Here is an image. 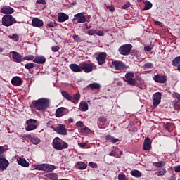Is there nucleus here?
I'll use <instances>...</instances> for the list:
<instances>
[{
  "instance_id": "1",
  "label": "nucleus",
  "mask_w": 180,
  "mask_h": 180,
  "mask_svg": "<svg viewBox=\"0 0 180 180\" xmlns=\"http://www.w3.org/2000/svg\"><path fill=\"white\" fill-rule=\"evenodd\" d=\"M50 106V100L47 98H39L32 102L31 108L37 109V110H46Z\"/></svg>"
},
{
  "instance_id": "2",
  "label": "nucleus",
  "mask_w": 180,
  "mask_h": 180,
  "mask_svg": "<svg viewBox=\"0 0 180 180\" xmlns=\"http://www.w3.org/2000/svg\"><path fill=\"white\" fill-rule=\"evenodd\" d=\"M32 169L37 171H44V172H53V171L57 169V167L54 165L42 163L39 165H33Z\"/></svg>"
},
{
  "instance_id": "3",
  "label": "nucleus",
  "mask_w": 180,
  "mask_h": 180,
  "mask_svg": "<svg viewBox=\"0 0 180 180\" xmlns=\"http://www.w3.org/2000/svg\"><path fill=\"white\" fill-rule=\"evenodd\" d=\"M53 147L55 150H61L65 148H68V143L61 140V139L56 137L53 140Z\"/></svg>"
},
{
  "instance_id": "4",
  "label": "nucleus",
  "mask_w": 180,
  "mask_h": 180,
  "mask_svg": "<svg viewBox=\"0 0 180 180\" xmlns=\"http://www.w3.org/2000/svg\"><path fill=\"white\" fill-rule=\"evenodd\" d=\"M2 23L4 26H12L13 23H16V20L12 15H4L2 18Z\"/></svg>"
},
{
  "instance_id": "5",
  "label": "nucleus",
  "mask_w": 180,
  "mask_h": 180,
  "mask_svg": "<svg viewBox=\"0 0 180 180\" xmlns=\"http://www.w3.org/2000/svg\"><path fill=\"white\" fill-rule=\"evenodd\" d=\"M84 14V13H79L75 15L73 20H77V23H85V22H89V16Z\"/></svg>"
},
{
  "instance_id": "6",
  "label": "nucleus",
  "mask_w": 180,
  "mask_h": 180,
  "mask_svg": "<svg viewBox=\"0 0 180 180\" xmlns=\"http://www.w3.org/2000/svg\"><path fill=\"white\" fill-rule=\"evenodd\" d=\"M54 131H56L58 134H60V136H67L68 134V131H67V128H65V125L58 124L57 127H52Z\"/></svg>"
},
{
  "instance_id": "7",
  "label": "nucleus",
  "mask_w": 180,
  "mask_h": 180,
  "mask_svg": "<svg viewBox=\"0 0 180 180\" xmlns=\"http://www.w3.org/2000/svg\"><path fill=\"white\" fill-rule=\"evenodd\" d=\"M26 123L27 124V126L25 127V130L27 131L36 130V129H37V125H36V123H37V121L36 120L30 119L27 120Z\"/></svg>"
},
{
  "instance_id": "8",
  "label": "nucleus",
  "mask_w": 180,
  "mask_h": 180,
  "mask_svg": "<svg viewBox=\"0 0 180 180\" xmlns=\"http://www.w3.org/2000/svg\"><path fill=\"white\" fill-rule=\"evenodd\" d=\"M120 54L127 56L131 51V44H124L118 49Z\"/></svg>"
},
{
  "instance_id": "9",
  "label": "nucleus",
  "mask_w": 180,
  "mask_h": 180,
  "mask_svg": "<svg viewBox=\"0 0 180 180\" xmlns=\"http://www.w3.org/2000/svg\"><path fill=\"white\" fill-rule=\"evenodd\" d=\"M112 68H115L117 71H122L124 68H126V65L122 61L115 60L112 62Z\"/></svg>"
},
{
  "instance_id": "10",
  "label": "nucleus",
  "mask_w": 180,
  "mask_h": 180,
  "mask_svg": "<svg viewBox=\"0 0 180 180\" xmlns=\"http://www.w3.org/2000/svg\"><path fill=\"white\" fill-rule=\"evenodd\" d=\"M161 96H162V94H161L160 92L155 93L153 95V106L157 107V105L159 103H161Z\"/></svg>"
},
{
  "instance_id": "11",
  "label": "nucleus",
  "mask_w": 180,
  "mask_h": 180,
  "mask_svg": "<svg viewBox=\"0 0 180 180\" xmlns=\"http://www.w3.org/2000/svg\"><path fill=\"white\" fill-rule=\"evenodd\" d=\"M96 60L98 61V65H102L103 64H105V60H106V53L101 52L97 54Z\"/></svg>"
},
{
  "instance_id": "12",
  "label": "nucleus",
  "mask_w": 180,
  "mask_h": 180,
  "mask_svg": "<svg viewBox=\"0 0 180 180\" xmlns=\"http://www.w3.org/2000/svg\"><path fill=\"white\" fill-rule=\"evenodd\" d=\"M82 71H84L86 73L92 72V71H94V65L92 64L83 63L82 64Z\"/></svg>"
},
{
  "instance_id": "13",
  "label": "nucleus",
  "mask_w": 180,
  "mask_h": 180,
  "mask_svg": "<svg viewBox=\"0 0 180 180\" xmlns=\"http://www.w3.org/2000/svg\"><path fill=\"white\" fill-rule=\"evenodd\" d=\"M8 167H9V161H8L6 158L0 156V169L4 171V169H6Z\"/></svg>"
},
{
  "instance_id": "14",
  "label": "nucleus",
  "mask_w": 180,
  "mask_h": 180,
  "mask_svg": "<svg viewBox=\"0 0 180 180\" xmlns=\"http://www.w3.org/2000/svg\"><path fill=\"white\" fill-rule=\"evenodd\" d=\"M17 162L18 165H21V167H24V168H29V165H30L29 162H27L25 158H18Z\"/></svg>"
},
{
  "instance_id": "15",
  "label": "nucleus",
  "mask_w": 180,
  "mask_h": 180,
  "mask_svg": "<svg viewBox=\"0 0 180 180\" xmlns=\"http://www.w3.org/2000/svg\"><path fill=\"white\" fill-rule=\"evenodd\" d=\"M153 79L155 82H159V84H165L167 81V76L156 75L154 76Z\"/></svg>"
},
{
  "instance_id": "16",
  "label": "nucleus",
  "mask_w": 180,
  "mask_h": 180,
  "mask_svg": "<svg viewBox=\"0 0 180 180\" xmlns=\"http://www.w3.org/2000/svg\"><path fill=\"white\" fill-rule=\"evenodd\" d=\"M12 58L15 60V63H22V61H24L23 57L19 53L16 51L12 52Z\"/></svg>"
},
{
  "instance_id": "17",
  "label": "nucleus",
  "mask_w": 180,
  "mask_h": 180,
  "mask_svg": "<svg viewBox=\"0 0 180 180\" xmlns=\"http://www.w3.org/2000/svg\"><path fill=\"white\" fill-rule=\"evenodd\" d=\"M22 78L16 76L11 79V84L13 86H20L22 85Z\"/></svg>"
},
{
  "instance_id": "18",
  "label": "nucleus",
  "mask_w": 180,
  "mask_h": 180,
  "mask_svg": "<svg viewBox=\"0 0 180 180\" xmlns=\"http://www.w3.org/2000/svg\"><path fill=\"white\" fill-rule=\"evenodd\" d=\"M15 11L12 8V7L5 6L1 8V13L4 15H12Z\"/></svg>"
},
{
  "instance_id": "19",
  "label": "nucleus",
  "mask_w": 180,
  "mask_h": 180,
  "mask_svg": "<svg viewBox=\"0 0 180 180\" xmlns=\"http://www.w3.org/2000/svg\"><path fill=\"white\" fill-rule=\"evenodd\" d=\"M32 26H34V27H41L44 24L43 20L37 18H33L32 20Z\"/></svg>"
},
{
  "instance_id": "20",
  "label": "nucleus",
  "mask_w": 180,
  "mask_h": 180,
  "mask_svg": "<svg viewBox=\"0 0 180 180\" xmlns=\"http://www.w3.org/2000/svg\"><path fill=\"white\" fill-rule=\"evenodd\" d=\"M151 139L150 138H146L143 143V150H151Z\"/></svg>"
},
{
  "instance_id": "21",
  "label": "nucleus",
  "mask_w": 180,
  "mask_h": 180,
  "mask_svg": "<svg viewBox=\"0 0 180 180\" xmlns=\"http://www.w3.org/2000/svg\"><path fill=\"white\" fill-rule=\"evenodd\" d=\"M33 62L37 64H44L46 63V58L44 56H37L34 58Z\"/></svg>"
},
{
  "instance_id": "22",
  "label": "nucleus",
  "mask_w": 180,
  "mask_h": 180,
  "mask_svg": "<svg viewBox=\"0 0 180 180\" xmlns=\"http://www.w3.org/2000/svg\"><path fill=\"white\" fill-rule=\"evenodd\" d=\"M70 68L73 71V72H82V66H79L77 64H70Z\"/></svg>"
},
{
  "instance_id": "23",
  "label": "nucleus",
  "mask_w": 180,
  "mask_h": 180,
  "mask_svg": "<svg viewBox=\"0 0 180 180\" xmlns=\"http://www.w3.org/2000/svg\"><path fill=\"white\" fill-rule=\"evenodd\" d=\"M89 109V105L86 102L82 101L80 102L79 105V110H81V112H86Z\"/></svg>"
},
{
  "instance_id": "24",
  "label": "nucleus",
  "mask_w": 180,
  "mask_h": 180,
  "mask_svg": "<svg viewBox=\"0 0 180 180\" xmlns=\"http://www.w3.org/2000/svg\"><path fill=\"white\" fill-rule=\"evenodd\" d=\"M58 19L59 22H65V20H68V19H70V17L68 16V15L64 13H60L58 15Z\"/></svg>"
},
{
  "instance_id": "25",
  "label": "nucleus",
  "mask_w": 180,
  "mask_h": 180,
  "mask_svg": "<svg viewBox=\"0 0 180 180\" xmlns=\"http://www.w3.org/2000/svg\"><path fill=\"white\" fill-rule=\"evenodd\" d=\"M64 112H65V108L61 107V108H58L56 110V117H61V116H64Z\"/></svg>"
},
{
  "instance_id": "26",
  "label": "nucleus",
  "mask_w": 180,
  "mask_h": 180,
  "mask_svg": "<svg viewBox=\"0 0 180 180\" xmlns=\"http://www.w3.org/2000/svg\"><path fill=\"white\" fill-rule=\"evenodd\" d=\"M130 174L134 178H141V176H143V174L141 173L140 171L136 170V169L131 170Z\"/></svg>"
},
{
  "instance_id": "27",
  "label": "nucleus",
  "mask_w": 180,
  "mask_h": 180,
  "mask_svg": "<svg viewBox=\"0 0 180 180\" xmlns=\"http://www.w3.org/2000/svg\"><path fill=\"white\" fill-rule=\"evenodd\" d=\"M61 95L65 98V99H67V101H72V96H71L66 91H62Z\"/></svg>"
},
{
  "instance_id": "28",
  "label": "nucleus",
  "mask_w": 180,
  "mask_h": 180,
  "mask_svg": "<svg viewBox=\"0 0 180 180\" xmlns=\"http://www.w3.org/2000/svg\"><path fill=\"white\" fill-rule=\"evenodd\" d=\"M45 176H46V178H49V179H51V180L58 179V175H57V174L56 173H49L46 174Z\"/></svg>"
},
{
  "instance_id": "29",
  "label": "nucleus",
  "mask_w": 180,
  "mask_h": 180,
  "mask_svg": "<svg viewBox=\"0 0 180 180\" xmlns=\"http://www.w3.org/2000/svg\"><path fill=\"white\" fill-rule=\"evenodd\" d=\"M76 165L78 169L81 170L86 169V167H88V165H86L84 162H78Z\"/></svg>"
},
{
  "instance_id": "30",
  "label": "nucleus",
  "mask_w": 180,
  "mask_h": 180,
  "mask_svg": "<svg viewBox=\"0 0 180 180\" xmlns=\"http://www.w3.org/2000/svg\"><path fill=\"white\" fill-rule=\"evenodd\" d=\"M30 141L32 144H35L36 146H37V144H39V143H41V139H40L37 136L31 137Z\"/></svg>"
},
{
  "instance_id": "31",
  "label": "nucleus",
  "mask_w": 180,
  "mask_h": 180,
  "mask_svg": "<svg viewBox=\"0 0 180 180\" xmlns=\"http://www.w3.org/2000/svg\"><path fill=\"white\" fill-rule=\"evenodd\" d=\"M87 88H91V89H101V84L99 83H91L87 86Z\"/></svg>"
},
{
  "instance_id": "32",
  "label": "nucleus",
  "mask_w": 180,
  "mask_h": 180,
  "mask_svg": "<svg viewBox=\"0 0 180 180\" xmlns=\"http://www.w3.org/2000/svg\"><path fill=\"white\" fill-rule=\"evenodd\" d=\"M105 140H107L108 141H110L111 143H117V141H119V139L117 138H115L110 135H107L105 136Z\"/></svg>"
},
{
  "instance_id": "33",
  "label": "nucleus",
  "mask_w": 180,
  "mask_h": 180,
  "mask_svg": "<svg viewBox=\"0 0 180 180\" xmlns=\"http://www.w3.org/2000/svg\"><path fill=\"white\" fill-rule=\"evenodd\" d=\"M79 99H81V95L79 94H76L72 97V101L70 102H73V103H78Z\"/></svg>"
},
{
  "instance_id": "34",
  "label": "nucleus",
  "mask_w": 180,
  "mask_h": 180,
  "mask_svg": "<svg viewBox=\"0 0 180 180\" xmlns=\"http://www.w3.org/2000/svg\"><path fill=\"white\" fill-rule=\"evenodd\" d=\"M172 65H174V67H178L179 65H180V56L176 57L172 60Z\"/></svg>"
},
{
  "instance_id": "35",
  "label": "nucleus",
  "mask_w": 180,
  "mask_h": 180,
  "mask_svg": "<svg viewBox=\"0 0 180 180\" xmlns=\"http://www.w3.org/2000/svg\"><path fill=\"white\" fill-rule=\"evenodd\" d=\"M154 167H157V168H162L165 165V161H160L158 162L153 163Z\"/></svg>"
},
{
  "instance_id": "36",
  "label": "nucleus",
  "mask_w": 180,
  "mask_h": 180,
  "mask_svg": "<svg viewBox=\"0 0 180 180\" xmlns=\"http://www.w3.org/2000/svg\"><path fill=\"white\" fill-rule=\"evenodd\" d=\"M151 8H153V4H151V2L148 1H146L145 2L144 10L148 11V9H151Z\"/></svg>"
},
{
  "instance_id": "37",
  "label": "nucleus",
  "mask_w": 180,
  "mask_h": 180,
  "mask_svg": "<svg viewBox=\"0 0 180 180\" xmlns=\"http://www.w3.org/2000/svg\"><path fill=\"white\" fill-rule=\"evenodd\" d=\"M134 77V73L133 72H128L125 75L126 81L129 79H131Z\"/></svg>"
},
{
  "instance_id": "38",
  "label": "nucleus",
  "mask_w": 180,
  "mask_h": 180,
  "mask_svg": "<svg viewBox=\"0 0 180 180\" xmlns=\"http://www.w3.org/2000/svg\"><path fill=\"white\" fill-rule=\"evenodd\" d=\"M34 59V56L33 55H28L26 56L25 58H23V60L25 61V60H26L27 61H32Z\"/></svg>"
},
{
  "instance_id": "39",
  "label": "nucleus",
  "mask_w": 180,
  "mask_h": 180,
  "mask_svg": "<svg viewBox=\"0 0 180 180\" xmlns=\"http://www.w3.org/2000/svg\"><path fill=\"white\" fill-rule=\"evenodd\" d=\"M33 67H34V63H29L25 64V68H26L27 70H32V68H33Z\"/></svg>"
},
{
  "instance_id": "40",
  "label": "nucleus",
  "mask_w": 180,
  "mask_h": 180,
  "mask_svg": "<svg viewBox=\"0 0 180 180\" xmlns=\"http://www.w3.org/2000/svg\"><path fill=\"white\" fill-rule=\"evenodd\" d=\"M127 82V83L129 84V85H136V79H129L128 80H126Z\"/></svg>"
},
{
  "instance_id": "41",
  "label": "nucleus",
  "mask_w": 180,
  "mask_h": 180,
  "mask_svg": "<svg viewBox=\"0 0 180 180\" xmlns=\"http://www.w3.org/2000/svg\"><path fill=\"white\" fill-rule=\"evenodd\" d=\"M165 174H167V170L165 169H162L158 172V176H163Z\"/></svg>"
},
{
  "instance_id": "42",
  "label": "nucleus",
  "mask_w": 180,
  "mask_h": 180,
  "mask_svg": "<svg viewBox=\"0 0 180 180\" xmlns=\"http://www.w3.org/2000/svg\"><path fill=\"white\" fill-rule=\"evenodd\" d=\"M118 180H127L126 174H121L118 175Z\"/></svg>"
},
{
  "instance_id": "43",
  "label": "nucleus",
  "mask_w": 180,
  "mask_h": 180,
  "mask_svg": "<svg viewBox=\"0 0 180 180\" xmlns=\"http://www.w3.org/2000/svg\"><path fill=\"white\" fill-rule=\"evenodd\" d=\"M98 120L99 121V122H101V123H103V124H105V123H106V121H107V120H106V118L105 117H100L98 119Z\"/></svg>"
},
{
  "instance_id": "44",
  "label": "nucleus",
  "mask_w": 180,
  "mask_h": 180,
  "mask_svg": "<svg viewBox=\"0 0 180 180\" xmlns=\"http://www.w3.org/2000/svg\"><path fill=\"white\" fill-rule=\"evenodd\" d=\"M143 67H144L145 68H153V67H154V65H153V63H146L143 65Z\"/></svg>"
},
{
  "instance_id": "45",
  "label": "nucleus",
  "mask_w": 180,
  "mask_h": 180,
  "mask_svg": "<svg viewBox=\"0 0 180 180\" xmlns=\"http://www.w3.org/2000/svg\"><path fill=\"white\" fill-rule=\"evenodd\" d=\"M89 167H91V168H98V164L94 162H90L89 163Z\"/></svg>"
},
{
  "instance_id": "46",
  "label": "nucleus",
  "mask_w": 180,
  "mask_h": 180,
  "mask_svg": "<svg viewBox=\"0 0 180 180\" xmlns=\"http://www.w3.org/2000/svg\"><path fill=\"white\" fill-rule=\"evenodd\" d=\"M87 33L89 36H94L96 33V30H89Z\"/></svg>"
},
{
  "instance_id": "47",
  "label": "nucleus",
  "mask_w": 180,
  "mask_h": 180,
  "mask_svg": "<svg viewBox=\"0 0 180 180\" xmlns=\"http://www.w3.org/2000/svg\"><path fill=\"white\" fill-rule=\"evenodd\" d=\"M89 131H91V129H89V128L88 127H84L81 129L82 133H89Z\"/></svg>"
},
{
  "instance_id": "48",
  "label": "nucleus",
  "mask_w": 180,
  "mask_h": 180,
  "mask_svg": "<svg viewBox=\"0 0 180 180\" xmlns=\"http://www.w3.org/2000/svg\"><path fill=\"white\" fill-rule=\"evenodd\" d=\"M153 45L144 46L145 51H151L153 50Z\"/></svg>"
},
{
  "instance_id": "49",
  "label": "nucleus",
  "mask_w": 180,
  "mask_h": 180,
  "mask_svg": "<svg viewBox=\"0 0 180 180\" xmlns=\"http://www.w3.org/2000/svg\"><path fill=\"white\" fill-rule=\"evenodd\" d=\"M11 39H13V40H14V41H18L19 40V36H18V34H13L11 36Z\"/></svg>"
},
{
  "instance_id": "50",
  "label": "nucleus",
  "mask_w": 180,
  "mask_h": 180,
  "mask_svg": "<svg viewBox=\"0 0 180 180\" xmlns=\"http://www.w3.org/2000/svg\"><path fill=\"white\" fill-rule=\"evenodd\" d=\"M51 50L53 51V53H56V51L60 50V47L58 46H54L51 47Z\"/></svg>"
},
{
  "instance_id": "51",
  "label": "nucleus",
  "mask_w": 180,
  "mask_h": 180,
  "mask_svg": "<svg viewBox=\"0 0 180 180\" xmlns=\"http://www.w3.org/2000/svg\"><path fill=\"white\" fill-rule=\"evenodd\" d=\"M56 26V22L51 21L47 24L48 27H54Z\"/></svg>"
},
{
  "instance_id": "52",
  "label": "nucleus",
  "mask_w": 180,
  "mask_h": 180,
  "mask_svg": "<svg viewBox=\"0 0 180 180\" xmlns=\"http://www.w3.org/2000/svg\"><path fill=\"white\" fill-rule=\"evenodd\" d=\"M130 2L127 1L124 6H122V9H127V8H130Z\"/></svg>"
},
{
  "instance_id": "53",
  "label": "nucleus",
  "mask_w": 180,
  "mask_h": 180,
  "mask_svg": "<svg viewBox=\"0 0 180 180\" xmlns=\"http://www.w3.org/2000/svg\"><path fill=\"white\" fill-rule=\"evenodd\" d=\"M109 155L110 157H117V153L116 151H111L110 153H109Z\"/></svg>"
},
{
  "instance_id": "54",
  "label": "nucleus",
  "mask_w": 180,
  "mask_h": 180,
  "mask_svg": "<svg viewBox=\"0 0 180 180\" xmlns=\"http://www.w3.org/2000/svg\"><path fill=\"white\" fill-rule=\"evenodd\" d=\"M96 34L97 36H103L104 32L102 30H99V31L96 32Z\"/></svg>"
},
{
  "instance_id": "55",
  "label": "nucleus",
  "mask_w": 180,
  "mask_h": 180,
  "mask_svg": "<svg viewBox=\"0 0 180 180\" xmlns=\"http://www.w3.org/2000/svg\"><path fill=\"white\" fill-rule=\"evenodd\" d=\"M75 41H77L78 43V41H81V39H79V37H78V35H75L72 37Z\"/></svg>"
},
{
  "instance_id": "56",
  "label": "nucleus",
  "mask_w": 180,
  "mask_h": 180,
  "mask_svg": "<svg viewBox=\"0 0 180 180\" xmlns=\"http://www.w3.org/2000/svg\"><path fill=\"white\" fill-rule=\"evenodd\" d=\"M76 126H77L78 127H82V126H84V122H82V121H78L76 123Z\"/></svg>"
},
{
  "instance_id": "57",
  "label": "nucleus",
  "mask_w": 180,
  "mask_h": 180,
  "mask_svg": "<svg viewBox=\"0 0 180 180\" xmlns=\"http://www.w3.org/2000/svg\"><path fill=\"white\" fill-rule=\"evenodd\" d=\"M5 153V148L4 146H0V155H2Z\"/></svg>"
},
{
  "instance_id": "58",
  "label": "nucleus",
  "mask_w": 180,
  "mask_h": 180,
  "mask_svg": "<svg viewBox=\"0 0 180 180\" xmlns=\"http://www.w3.org/2000/svg\"><path fill=\"white\" fill-rule=\"evenodd\" d=\"M175 172H180V165L176 166L174 167Z\"/></svg>"
},
{
  "instance_id": "59",
  "label": "nucleus",
  "mask_w": 180,
  "mask_h": 180,
  "mask_svg": "<svg viewBox=\"0 0 180 180\" xmlns=\"http://www.w3.org/2000/svg\"><path fill=\"white\" fill-rule=\"evenodd\" d=\"M37 4H41L42 5H46V0H37Z\"/></svg>"
},
{
  "instance_id": "60",
  "label": "nucleus",
  "mask_w": 180,
  "mask_h": 180,
  "mask_svg": "<svg viewBox=\"0 0 180 180\" xmlns=\"http://www.w3.org/2000/svg\"><path fill=\"white\" fill-rule=\"evenodd\" d=\"M174 108L175 109V110H180V104H175L174 105Z\"/></svg>"
},
{
  "instance_id": "61",
  "label": "nucleus",
  "mask_w": 180,
  "mask_h": 180,
  "mask_svg": "<svg viewBox=\"0 0 180 180\" xmlns=\"http://www.w3.org/2000/svg\"><path fill=\"white\" fill-rule=\"evenodd\" d=\"M106 8L109 9V11H110V12H113V11H115V8L110 6H107Z\"/></svg>"
},
{
  "instance_id": "62",
  "label": "nucleus",
  "mask_w": 180,
  "mask_h": 180,
  "mask_svg": "<svg viewBox=\"0 0 180 180\" xmlns=\"http://www.w3.org/2000/svg\"><path fill=\"white\" fill-rule=\"evenodd\" d=\"M80 147H86V143H80Z\"/></svg>"
},
{
  "instance_id": "63",
  "label": "nucleus",
  "mask_w": 180,
  "mask_h": 180,
  "mask_svg": "<svg viewBox=\"0 0 180 180\" xmlns=\"http://www.w3.org/2000/svg\"><path fill=\"white\" fill-rule=\"evenodd\" d=\"M90 27H89L88 25H84V26H83V29H84V30H88V29H90Z\"/></svg>"
},
{
  "instance_id": "64",
  "label": "nucleus",
  "mask_w": 180,
  "mask_h": 180,
  "mask_svg": "<svg viewBox=\"0 0 180 180\" xmlns=\"http://www.w3.org/2000/svg\"><path fill=\"white\" fill-rule=\"evenodd\" d=\"M155 24L157 25L158 26H161V25H162L161 22H160V21H155Z\"/></svg>"
}]
</instances>
